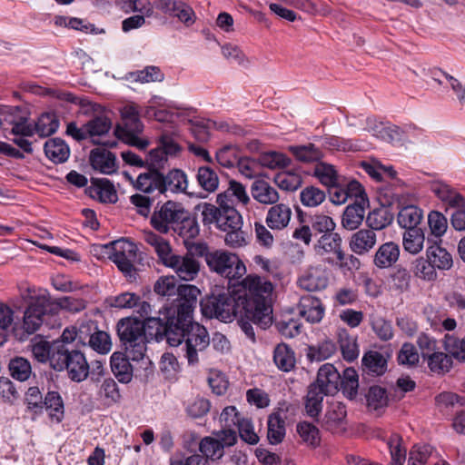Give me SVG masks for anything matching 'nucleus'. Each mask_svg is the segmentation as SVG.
<instances>
[{
  "label": "nucleus",
  "instance_id": "3",
  "mask_svg": "<svg viewBox=\"0 0 465 465\" xmlns=\"http://www.w3.org/2000/svg\"><path fill=\"white\" fill-rule=\"evenodd\" d=\"M238 295L245 308V316L262 330L272 323L271 296L272 283L256 274H249L241 282Z\"/></svg>",
  "mask_w": 465,
  "mask_h": 465
},
{
  "label": "nucleus",
  "instance_id": "32",
  "mask_svg": "<svg viewBox=\"0 0 465 465\" xmlns=\"http://www.w3.org/2000/svg\"><path fill=\"white\" fill-rule=\"evenodd\" d=\"M44 149L46 157L54 163H64L70 155L68 145L60 138L49 139Z\"/></svg>",
  "mask_w": 465,
  "mask_h": 465
},
{
  "label": "nucleus",
  "instance_id": "10",
  "mask_svg": "<svg viewBox=\"0 0 465 465\" xmlns=\"http://www.w3.org/2000/svg\"><path fill=\"white\" fill-rule=\"evenodd\" d=\"M205 262L211 271L229 280L239 279L246 273V267L238 255L225 251H214L205 254Z\"/></svg>",
  "mask_w": 465,
  "mask_h": 465
},
{
  "label": "nucleus",
  "instance_id": "6",
  "mask_svg": "<svg viewBox=\"0 0 465 465\" xmlns=\"http://www.w3.org/2000/svg\"><path fill=\"white\" fill-rule=\"evenodd\" d=\"M205 315L215 317L223 322H232L239 313L245 315V308L240 302L238 293L232 295L229 292L213 295L203 305Z\"/></svg>",
  "mask_w": 465,
  "mask_h": 465
},
{
  "label": "nucleus",
  "instance_id": "20",
  "mask_svg": "<svg viewBox=\"0 0 465 465\" xmlns=\"http://www.w3.org/2000/svg\"><path fill=\"white\" fill-rule=\"evenodd\" d=\"M325 308L320 299L312 296H302L299 303V313L307 322L317 323L324 316Z\"/></svg>",
  "mask_w": 465,
  "mask_h": 465
},
{
  "label": "nucleus",
  "instance_id": "43",
  "mask_svg": "<svg viewBox=\"0 0 465 465\" xmlns=\"http://www.w3.org/2000/svg\"><path fill=\"white\" fill-rule=\"evenodd\" d=\"M289 152L300 162H318L323 157L322 152L313 143L289 146Z\"/></svg>",
  "mask_w": 465,
  "mask_h": 465
},
{
  "label": "nucleus",
  "instance_id": "41",
  "mask_svg": "<svg viewBox=\"0 0 465 465\" xmlns=\"http://www.w3.org/2000/svg\"><path fill=\"white\" fill-rule=\"evenodd\" d=\"M98 398L104 405L110 407L118 403L121 400V393L117 383L112 378L104 379L97 391Z\"/></svg>",
  "mask_w": 465,
  "mask_h": 465
},
{
  "label": "nucleus",
  "instance_id": "62",
  "mask_svg": "<svg viewBox=\"0 0 465 465\" xmlns=\"http://www.w3.org/2000/svg\"><path fill=\"white\" fill-rule=\"evenodd\" d=\"M88 346L101 354H106L110 351L112 342L109 334L97 328L91 337H89Z\"/></svg>",
  "mask_w": 465,
  "mask_h": 465
},
{
  "label": "nucleus",
  "instance_id": "29",
  "mask_svg": "<svg viewBox=\"0 0 465 465\" xmlns=\"http://www.w3.org/2000/svg\"><path fill=\"white\" fill-rule=\"evenodd\" d=\"M173 231L183 239L185 246L188 247L190 241L198 236L200 228L196 218L185 211V214L182 215Z\"/></svg>",
  "mask_w": 465,
  "mask_h": 465
},
{
  "label": "nucleus",
  "instance_id": "27",
  "mask_svg": "<svg viewBox=\"0 0 465 465\" xmlns=\"http://www.w3.org/2000/svg\"><path fill=\"white\" fill-rule=\"evenodd\" d=\"M90 163L94 169L104 174H112L116 171L115 155L105 149L96 148L92 150Z\"/></svg>",
  "mask_w": 465,
  "mask_h": 465
},
{
  "label": "nucleus",
  "instance_id": "26",
  "mask_svg": "<svg viewBox=\"0 0 465 465\" xmlns=\"http://www.w3.org/2000/svg\"><path fill=\"white\" fill-rule=\"evenodd\" d=\"M400 246L394 242L382 243L375 252L373 263L380 269L390 268L400 257Z\"/></svg>",
  "mask_w": 465,
  "mask_h": 465
},
{
  "label": "nucleus",
  "instance_id": "30",
  "mask_svg": "<svg viewBox=\"0 0 465 465\" xmlns=\"http://www.w3.org/2000/svg\"><path fill=\"white\" fill-rule=\"evenodd\" d=\"M251 193L254 200L262 204H274L279 200L277 190L264 180L254 181L251 187Z\"/></svg>",
  "mask_w": 465,
  "mask_h": 465
},
{
  "label": "nucleus",
  "instance_id": "21",
  "mask_svg": "<svg viewBox=\"0 0 465 465\" xmlns=\"http://www.w3.org/2000/svg\"><path fill=\"white\" fill-rule=\"evenodd\" d=\"M367 131L371 132L373 135L381 136V138L385 139V135L387 134L388 137L391 140H398V141H404L406 138L404 137V134L413 132L421 133V130L416 128L415 126H407L405 130H402L401 127L392 125L390 127H384L381 123L379 124H376V121L371 118L367 119Z\"/></svg>",
  "mask_w": 465,
  "mask_h": 465
},
{
  "label": "nucleus",
  "instance_id": "34",
  "mask_svg": "<svg viewBox=\"0 0 465 465\" xmlns=\"http://www.w3.org/2000/svg\"><path fill=\"white\" fill-rule=\"evenodd\" d=\"M364 204L365 203H354L345 208L341 217V225L343 228L352 231L361 224L365 213Z\"/></svg>",
  "mask_w": 465,
  "mask_h": 465
},
{
  "label": "nucleus",
  "instance_id": "54",
  "mask_svg": "<svg viewBox=\"0 0 465 465\" xmlns=\"http://www.w3.org/2000/svg\"><path fill=\"white\" fill-rule=\"evenodd\" d=\"M14 310L6 303L0 302V346L7 341L9 331L14 322Z\"/></svg>",
  "mask_w": 465,
  "mask_h": 465
},
{
  "label": "nucleus",
  "instance_id": "64",
  "mask_svg": "<svg viewBox=\"0 0 465 465\" xmlns=\"http://www.w3.org/2000/svg\"><path fill=\"white\" fill-rule=\"evenodd\" d=\"M192 133L200 142H205L210 137L211 126H214L212 119L196 118L190 119Z\"/></svg>",
  "mask_w": 465,
  "mask_h": 465
},
{
  "label": "nucleus",
  "instance_id": "37",
  "mask_svg": "<svg viewBox=\"0 0 465 465\" xmlns=\"http://www.w3.org/2000/svg\"><path fill=\"white\" fill-rule=\"evenodd\" d=\"M45 407L52 420L59 423L64 419V401L57 391H48L43 401V407Z\"/></svg>",
  "mask_w": 465,
  "mask_h": 465
},
{
  "label": "nucleus",
  "instance_id": "19",
  "mask_svg": "<svg viewBox=\"0 0 465 465\" xmlns=\"http://www.w3.org/2000/svg\"><path fill=\"white\" fill-rule=\"evenodd\" d=\"M427 258L435 269L447 271L453 265L451 254L441 247L437 240L428 238Z\"/></svg>",
  "mask_w": 465,
  "mask_h": 465
},
{
  "label": "nucleus",
  "instance_id": "48",
  "mask_svg": "<svg viewBox=\"0 0 465 465\" xmlns=\"http://www.w3.org/2000/svg\"><path fill=\"white\" fill-rule=\"evenodd\" d=\"M445 351L454 359L465 362V335L462 338L447 333L443 339Z\"/></svg>",
  "mask_w": 465,
  "mask_h": 465
},
{
  "label": "nucleus",
  "instance_id": "38",
  "mask_svg": "<svg viewBox=\"0 0 465 465\" xmlns=\"http://www.w3.org/2000/svg\"><path fill=\"white\" fill-rule=\"evenodd\" d=\"M273 361L279 370L288 372L295 366L294 352L285 343H280L274 349Z\"/></svg>",
  "mask_w": 465,
  "mask_h": 465
},
{
  "label": "nucleus",
  "instance_id": "4",
  "mask_svg": "<svg viewBox=\"0 0 465 465\" xmlns=\"http://www.w3.org/2000/svg\"><path fill=\"white\" fill-rule=\"evenodd\" d=\"M133 183L136 190L145 193H185L188 187L187 175L180 169H173L166 175L155 170L141 173Z\"/></svg>",
  "mask_w": 465,
  "mask_h": 465
},
{
  "label": "nucleus",
  "instance_id": "40",
  "mask_svg": "<svg viewBox=\"0 0 465 465\" xmlns=\"http://www.w3.org/2000/svg\"><path fill=\"white\" fill-rule=\"evenodd\" d=\"M34 134H37L40 137H47L54 134L59 127V120L54 113H44L33 124Z\"/></svg>",
  "mask_w": 465,
  "mask_h": 465
},
{
  "label": "nucleus",
  "instance_id": "15",
  "mask_svg": "<svg viewBox=\"0 0 465 465\" xmlns=\"http://www.w3.org/2000/svg\"><path fill=\"white\" fill-rule=\"evenodd\" d=\"M340 380L338 370L332 364L325 363L319 369L317 379L312 384L325 394L334 395L340 391Z\"/></svg>",
  "mask_w": 465,
  "mask_h": 465
},
{
  "label": "nucleus",
  "instance_id": "39",
  "mask_svg": "<svg viewBox=\"0 0 465 465\" xmlns=\"http://www.w3.org/2000/svg\"><path fill=\"white\" fill-rule=\"evenodd\" d=\"M361 361L364 370L374 376L382 375L387 370V360L381 352L376 351L366 352Z\"/></svg>",
  "mask_w": 465,
  "mask_h": 465
},
{
  "label": "nucleus",
  "instance_id": "36",
  "mask_svg": "<svg viewBox=\"0 0 465 465\" xmlns=\"http://www.w3.org/2000/svg\"><path fill=\"white\" fill-rule=\"evenodd\" d=\"M317 254L324 255L334 253L336 256L341 252V238L337 232L322 234L314 246Z\"/></svg>",
  "mask_w": 465,
  "mask_h": 465
},
{
  "label": "nucleus",
  "instance_id": "63",
  "mask_svg": "<svg viewBox=\"0 0 465 465\" xmlns=\"http://www.w3.org/2000/svg\"><path fill=\"white\" fill-rule=\"evenodd\" d=\"M387 445L391 456V465H403L406 459V450L401 446V437L396 433L392 434Z\"/></svg>",
  "mask_w": 465,
  "mask_h": 465
},
{
  "label": "nucleus",
  "instance_id": "28",
  "mask_svg": "<svg viewBox=\"0 0 465 465\" xmlns=\"http://www.w3.org/2000/svg\"><path fill=\"white\" fill-rule=\"evenodd\" d=\"M286 415L282 411H275L269 415L267 420V438L271 444L281 443L286 434Z\"/></svg>",
  "mask_w": 465,
  "mask_h": 465
},
{
  "label": "nucleus",
  "instance_id": "35",
  "mask_svg": "<svg viewBox=\"0 0 465 465\" xmlns=\"http://www.w3.org/2000/svg\"><path fill=\"white\" fill-rule=\"evenodd\" d=\"M63 344L59 341H55L50 344L46 341H39L33 344L32 353L35 359L39 362H49L52 367L53 355L60 353Z\"/></svg>",
  "mask_w": 465,
  "mask_h": 465
},
{
  "label": "nucleus",
  "instance_id": "61",
  "mask_svg": "<svg viewBox=\"0 0 465 465\" xmlns=\"http://www.w3.org/2000/svg\"><path fill=\"white\" fill-rule=\"evenodd\" d=\"M451 364V356L441 351L433 352L428 357V365L433 372H447L450 371Z\"/></svg>",
  "mask_w": 465,
  "mask_h": 465
},
{
  "label": "nucleus",
  "instance_id": "31",
  "mask_svg": "<svg viewBox=\"0 0 465 465\" xmlns=\"http://www.w3.org/2000/svg\"><path fill=\"white\" fill-rule=\"evenodd\" d=\"M112 127L111 120L105 115H98L92 118L87 122V132H89L90 137L93 139V142L95 143H103L113 147L115 145V142L113 143H104L100 142L97 138L102 137L106 134Z\"/></svg>",
  "mask_w": 465,
  "mask_h": 465
},
{
  "label": "nucleus",
  "instance_id": "60",
  "mask_svg": "<svg viewBox=\"0 0 465 465\" xmlns=\"http://www.w3.org/2000/svg\"><path fill=\"white\" fill-rule=\"evenodd\" d=\"M9 370L12 377L20 381H26L32 373L30 362L22 357H16L11 360Z\"/></svg>",
  "mask_w": 465,
  "mask_h": 465
},
{
  "label": "nucleus",
  "instance_id": "52",
  "mask_svg": "<svg viewBox=\"0 0 465 465\" xmlns=\"http://www.w3.org/2000/svg\"><path fill=\"white\" fill-rule=\"evenodd\" d=\"M424 240L421 229L406 230L402 242L404 250L411 254H417L422 250Z\"/></svg>",
  "mask_w": 465,
  "mask_h": 465
},
{
  "label": "nucleus",
  "instance_id": "8",
  "mask_svg": "<svg viewBox=\"0 0 465 465\" xmlns=\"http://www.w3.org/2000/svg\"><path fill=\"white\" fill-rule=\"evenodd\" d=\"M52 368L54 371L66 370L69 378L76 382L84 381L90 372L89 364L79 351H68L63 344L60 353L53 355Z\"/></svg>",
  "mask_w": 465,
  "mask_h": 465
},
{
  "label": "nucleus",
  "instance_id": "59",
  "mask_svg": "<svg viewBox=\"0 0 465 465\" xmlns=\"http://www.w3.org/2000/svg\"><path fill=\"white\" fill-rule=\"evenodd\" d=\"M131 79L142 84L151 82H162L164 74L161 69L154 65L146 66L143 70H138L130 74Z\"/></svg>",
  "mask_w": 465,
  "mask_h": 465
},
{
  "label": "nucleus",
  "instance_id": "51",
  "mask_svg": "<svg viewBox=\"0 0 465 465\" xmlns=\"http://www.w3.org/2000/svg\"><path fill=\"white\" fill-rule=\"evenodd\" d=\"M339 344L346 361H353L358 358L360 351L356 337L349 335L346 331H341L339 332Z\"/></svg>",
  "mask_w": 465,
  "mask_h": 465
},
{
  "label": "nucleus",
  "instance_id": "42",
  "mask_svg": "<svg viewBox=\"0 0 465 465\" xmlns=\"http://www.w3.org/2000/svg\"><path fill=\"white\" fill-rule=\"evenodd\" d=\"M328 395L312 383L309 386L305 398V410L310 417L314 418L320 414L322 410L323 398Z\"/></svg>",
  "mask_w": 465,
  "mask_h": 465
},
{
  "label": "nucleus",
  "instance_id": "13",
  "mask_svg": "<svg viewBox=\"0 0 465 465\" xmlns=\"http://www.w3.org/2000/svg\"><path fill=\"white\" fill-rule=\"evenodd\" d=\"M185 211L180 203L168 201L153 212L151 224L157 232L167 233L173 230L182 215L185 214Z\"/></svg>",
  "mask_w": 465,
  "mask_h": 465
},
{
  "label": "nucleus",
  "instance_id": "45",
  "mask_svg": "<svg viewBox=\"0 0 465 465\" xmlns=\"http://www.w3.org/2000/svg\"><path fill=\"white\" fill-rule=\"evenodd\" d=\"M302 441L311 448H317L321 442L319 429L311 422L301 421L296 426Z\"/></svg>",
  "mask_w": 465,
  "mask_h": 465
},
{
  "label": "nucleus",
  "instance_id": "22",
  "mask_svg": "<svg viewBox=\"0 0 465 465\" xmlns=\"http://www.w3.org/2000/svg\"><path fill=\"white\" fill-rule=\"evenodd\" d=\"M298 284L308 292H317L327 287L328 278L321 267H311L298 279Z\"/></svg>",
  "mask_w": 465,
  "mask_h": 465
},
{
  "label": "nucleus",
  "instance_id": "9",
  "mask_svg": "<svg viewBox=\"0 0 465 465\" xmlns=\"http://www.w3.org/2000/svg\"><path fill=\"white\" fill-rule=\"evenodd\" d=\"M28 306L25 312L23 328L27 333L35 332L44 322V317L48 312L53 311L54 304L45 292L36 293L35 290L28 288Z\"/></svg>",
  "mask_w": 465,
  "mask_h": 465
},
{
  "label": "nucleus",
  "instance_id": "5",
  "mask_svg": "<svg viewBox=\"0 0 465 465\" xmlns=\"http://www.w3.org/2000/svg\"><path fill=\"white\" fill-rule=\"evenodd\" d=\"M144 111H139L138 106L134 104L124 105L121 110L122 124H118L115 128V135L125 143L144 149L148 145V142L138 137L143 132V124L140 120V116L143 115Z\"/></svg>",
  "mask_w": 465,
  "mask_h": 465
},
{
  "label": "nucleus",
  "instance_id": "55",
  "mask_svg": "<svg viewBox=\"0 0 465 465\" xmlns=\"http://www.w3.org/2000/svg\"><path fill=\"white\" fill-rule=\"evenodd\" d=\"M199 450L206 459L213 460L221 459L224 454L223 445L219 443V440H217L216 438L213 437H205L202 439Z\"/></svg>",
  "mask_w": 465,
  "mask_h": 465
},
{
  "label": "nucleus",
  "instance_id": "17",
  "mask_svg": "<svg viewBox=\"0 0 465 465\" xmlns=\"http://www.w3.org/2000/svg\"><path fill=\"white\" fill-rule=\"evenodd\" d=\"M143 240L153 248V252L157 255L159 262L163 266H166L176 254L173 252L170 242L153 232H144Z\"/></svg>",
  "mask_w": 465,
  "mask_h": 465
},
{
  "label": "nucleus",
  "instance_id": "49",
  "mask_svg": "<svg viewBox=\"0 0 465 465\" xmlns=\"http://www.w3.org/2000/svg\"><path fill=\"white\" fill-rule=\"evenodd\" d=\"M114 4L126 14L139 12L147 17H151L153 14V7L149 0H114Z\"/></svg>",
  "mask_w": 465,
  "mask_h": 465
},
{
  "label": "nucleus",
  "instance_id": "12",
  "mask_svg": "<svg viewBox=\"0 0 465 465\" xmlns=\"http://www.w3.org/2000/svg\"><path fill=\"white\" fill-rule=\"evenodd\" d=\"M19 106H5L0 111V129L13 135L33 136L34 127Z\"/></svg>",
  "mask_w": 465,
  "mask_h": 465
},
{
  "label": "nucleus",
  "instance_id": "56",
  "mask_svg": "<svg viewBox=\"0 0 465 465\" xmlns=\"http://www.w3.org/2000/svg\"><path fill=\"white\" fill-rule=\"evenodd\" d=\"M434 449L428 444L415 445L410 452L408 465H426L434 457Z\"/></svg>",
  "mask_w": 465,
  "mask_h": 465
},
{
  "label": "nucleus",
  "instance_id": "16",
  "mask_svg": "<svg viewBox=\"0 0 465 465\" xmlns=\"http://www.w3.org/2000/svg\"><path fill=\"white\" fill-rule=\"evenodd\" d=\"M251 202L246 188L241 183L231 180L227 189L217 195L216 203L230 206H246Z\"/></svg>",
  "mask_w": 465,
  "mask_h": 465
},
{
  "label": "nucleus",
  "instance_id": "58",
  "mask_svg": "<svg viewBox=\"0 0 465 465\" xmlns=\"http://www.w3.org/2000/svg\"><path fill=\"white\" fill-rule=\"evenodd\" d=\"M428 223L431 235L439 242L440 237L446 232L448 222L446 217L438 211H431L428 215Z\"/></svg>",
  "mask_w": 465,
  "mask_h": 465
},
{
  "label": "nucleus",
  "instance_id": "33",
  "mask_svg": "<svg viewBox=\"0 0 465 465\" xmlns=\"http://www.w3.org/2000/svg\"><path fill=\"white\" fill-rule=\"evenodd\" d=\"M423 218V211L416 205L402 207L397 216L398 223L406 230L420 229L418 225Z\"/></svg>",
  "mask_w": 465,
  "mask_h": 465
},
{
  "label": "nucleus",
  "instance_id": "7",
  "mask_svg": "<svg viewBox=\"0 0 465 465\" xmlns=\"http://www.w3.org/2000/svg\"><path fill=\"white\" fill-rule=\"evenodd\" d=\"M217 204L218 206L208 203H203L201 214L203 224L214 223L216 228L223 232L242 226V217L235 206Z\"/></svg>",
  "mask_w": 465,
  "mask_h": 465
},
{
  "label": "nucleus",
  "instance_id": "46",
  "mask_svg": "<svg viewBox=\"0 0 465 465\" xmlns=\"http://www.w3.org/2000/svg\"><path fill=\"white\" fill-rule=\"evenodd\" d=\"M273 180L280 189L287 192L296 191L302 183V175L292 171L279 172Z\"/></svg>",
  "mask_w": 465,
  "mask_h": 465
},
{
  "label": "nucleus",
  "instance_id": "47",
  "mask_svg": "<svg viewBox=\"0 0 465 465\" xmlns=\"http://www.w3.org/2000/svg\"><path fill=\"white\" fill-rule=\"evenodd\" d=\"M392 220L393 216L388 209L377 208L369 213L366 223L370 230L374 232L384 229L391 223Z\"/></svg>",
  "mask_w": 465,
  "mask_h": 465
},
{
  "label": "nucleus",
  "instance_id": "25",
  "mask_svg": "<svg viewBox=\"0 0 465 465\" xmlns=\"http://www.w3.org/2000/svg\"><path fill=\"white\" fill-rule=\"evenodd\" d=\"M347 416L346 407L340 401L331 402L324 417V425L333 433L344 429Z\"/></svg>",
  "mask_w": 465,
  "mask_h": 465
},
{
  "label": "nucleus",
  "instance_id": "23",
  "mask_svg": "<svg viewBox=\"0 0 465 465\" xmlns=\"http://www.w3.org/2000/svg\"><path fill=\"white\" fill-rule=\"evenodd\" d=\"M292 209L284 203H274L267 212L265 223L272 230L281 231L286 228L291 221Z\"/></svg>",
  "mask_w": 465,
  "mask_h": 465
},
{
  "label": "nucleus",
  "instance_id": "44",
  "mask_svg": "<svg viewBox=\"0 0 465 465\" xmlns=\"http://www.w3.org/2000/svg\"><path fill=\"white\" fill-rule=\"evenodd\" d=\"M359 388V376L355 369L346 368L340 380V390H341L344 396L349 399H353L358 392Z\"/></svg>",
  "mask_w": 465,
  "mask_h": 465
},
{
  "label": "nucleus",
  "instance_id": "57",
  "mask_svg": "<svg viewBox=\"0 0 465 465\" xmlns=\"http://www.w3.org/2000/svg\"><path fill=\"white\" fill-rule=\"evenodd\" d=\"M325 198V193L312 185L305 187L300 193L301 203L306 207H317L324 202Z\"/></svg>",
  "mask_w": 465,
  "mask_h": 465
},
{
  "label": "nucleus",
  "instance_id": "53",
  "mask_svg": "<svg viewBox=\"0 0 465 465\" xmlns=\"http://www.w3.org/2000/svg\"><path fill=\"white\" fill-rule=\"evenodd\" d=\"M314 176L327 187L336 185L339 182L338 173L332 164L320 162L313 171Z\"/></svg>",
  "mask_w": 465,
  "mask_h": 465
},
{
  "label": "nucleus",
  "instance_id": "14",
  "mask_svg": "<svg viewBox=\"0 0 465 465\" xmlns=\"http://www.w3.org/2000/svg\"><path fill=\"white\" fill-rule=\"evenodd\" d=\"M165 267L172 269L180 280L185 282L193 281L200 271L199 262L189 253L185 255L176 253Z\"/></svg>",
  "mask_w": 465,
  "mask_h": 465
},
{
  "label": "nucleus",
  "instance_id": "24",
  "mask_svg": "<svg viewBox=\"0 0 465 465\" xmlns=\"http://www.w3.org/2000/svg\"><path fill=\"white\" fill-rule=\"evenodd\" d=\"M376 242L377 235L375 232L369 229H361L351 235L349 244L354 253L363 255L373 249Z\"/></svg>",
  "mask_w": 465,
  "mask_h": 465
},
{
  "label": "nucleus",
  "instance_id": "2",
  "mask_svg": "<svg viewBox=\"0 0 465 465\" xmlns=\"http://www.w3.org/2000/svg\"><path fill=\"white\" fill-rule=\"evenodd\" d=\"M145 325L127 317L117 323V333L124 353L114 352L111 356V369L117 380L128 383L133 378V367L129 361L143 360L147 351V335Z\"/></svg>",
  "mask_w": 465,
  "mask_h": 465
},
{
  "label": "nucleus",
  "instance_id": "50",
  "mask_svg": "<svg viewBox=\"0 0 465 465\" xmlns=\"http://www.w3.org/2000/svg\"><path fill=\"white\" fill-rule=\"evenodd\" d=\"M196 180L201 188L208 193H213L218 189V174L209 166H202L198 168Z\"/></svg>",
  "mask_w": 465,
  "mask_h": 465
},
{
  "label": "nucleus",
  "instance_id": "18",
  "mask_svg": "<svg viewBox=\"0 0 465 465\" xmlns=\"http://www.w3.org/2000/svg\"><path fill=\"white\" fill-rule=\"evenodd\" d=\"M431 192L447 208H461L465 205L463 196L446 183L436 181L430 184Z\"/></svg>",
  "mask_w": 465,
  "mask_h": 465
},
{
  "label": "nucleus",
  "instance_id": "11",
  "mask_svg": "<svg viewBox=\"0 0 465 465\" xmlns=\"http://www.w3.org/2000/svg\"><path fill=\"white\" fill-rule=\"evenodd\" d=\"M141 255L134 242L121 239L112 243L109 258L126 277L134 279L136 274L134 263L140 262Z\"/></svg>",
  "mask_w": 465,
  "mask_h": 465
},
{
  "label": "nucleus",
  "instance_id": "1",
  "mask_svg": "<svg viewBox=\"0 0 465 465\" xmlns=\"http://www.w3.org/2000/svg\"><path fill=\"white\" fill-rule=\"evenodd\" d=\"M179 302L176 308V316L168 317L166 322L160 318L148 320L150 331L156 341L166 339L173 347L182 345L183 356L191 366L200 361L199 355L210 345V337L203 325L193 322V313L196 308L200 290L191 284H183L179 289Z\"/></svg>",
  "mask_w": 465,
  "mask_h": 465
}]
</instances>
